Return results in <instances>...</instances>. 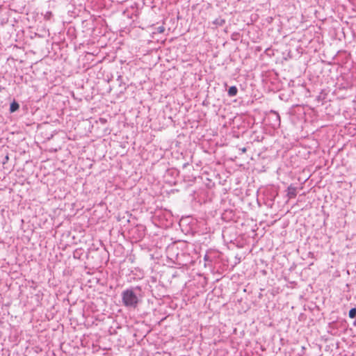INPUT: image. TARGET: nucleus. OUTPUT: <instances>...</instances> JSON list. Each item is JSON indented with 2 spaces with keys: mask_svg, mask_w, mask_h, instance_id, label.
Here are the masks:
<instances>
[{
  "mask_svg": "<svg viewBox=\"0 0 356 356\" xmlns=\"http://www.w3.org/2000/svg\"><path fill=\"white\" fill-rule=\"evenodd\" d=\"M243 152H245V148L242 149Z\"/></svg>",
  "mask_w": 356,
  "mask_h": 356,
  "instance_id": "7",
  "label": "nucleus"
},
{
  "mask_svg": "<svg viewBox=\"0 0 356 356\" xmlns=\"http://www.w3.org/2000/svg\"><path fill=\"white\" fill-rule=\"evenodd\" d=\"M287 195L289 198L295 197L296 195V188L290 186L287 188Z\"/></svg>",
  "mask_w": 356,
  "mask_h": 356,
  "instance_id": "2",
  "label": "nucleus"
},
{
  "mask_svg": "<svg viewBox=\"0 0 356 356\" xmlns=\"http://www.w3.org/2000/svg\"><path fill=\"white\" fill-rule=\"evenodd\" d=\"M123 304L128 307H136L138 302V298L133 289H127L122 293Z\"/></svg>",
  "mask_w": 356,
  "mask_h": 356,
  "instance_id": "1",
  "label": "nucleus"
},
{
  "mask_svg": "<svg viewBox=\"0 0 356 356\" xmlns=\"http://www.w3.org/2000/svg\"><path fill=\"white\" fill-rule=\"evenodd\" d=\"M238 89L236 86H231L228 90V95L229 97H234L236 95Z\"/></svg>",
  "mask_w": 356,
  "mask_h": 356,
  "instance_id": "3",
  "label": "nucleus"
},
{
  "mask_svg": "<svg viewBox=\"0 0 356 356\" xmlns=\"http://www.w3.org/2000/svg\"><path fill=\"white\" fill-rule=\"evenodd\" d=\"M19 108V105L16 102H13L10 104V110L11 112H15Z\"/></svg>",
  "mask_w": 356,
  "mask_h": 356,
  "instance_id": "4",
  "label": "nucleus"
},
{
  "mask_svg": "<svg viewBox=\"0 0 356 356\" xmlns=\"http://www.w3.org/2000/svg\"><path fill=\"white\" fill-rule=\"evenodd\" d=\"M356 316V308H353L349 311V317L350 318H355Z\"/></svg>",
  "mask_w": 356,
  "mask_h": 356,
  "instance_id": "5",
  "label": "nucleus"
},
{
  "mask_svg": "<svg viewBox=\"0 0 356 356\" xmlns=\"http://www.w3.org/2000/svg\"><path fill=\"white\" fill-rule=\"evenodd\" d=\"M354 325L356 326V318H355V321L354 322Z\"/></svg>",
  "mask_w": 356,
  "mask_h": 356,
  "instance_id": "6",
  "label": "nucleus"
}]
</instances>
